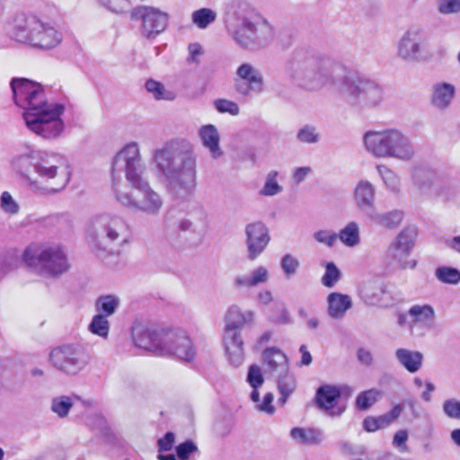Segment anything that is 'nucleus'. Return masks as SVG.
<instances>
[{
    "mask_svg": "<svg viewBox=\"0 0 460 460\" xmlns=\"http://www.w3.org/2000/svg\"><path fill=\"white\" fill-rule=\"evenodd\" d=\"M146 171L138 144L134 141L127 144L113 158V192L124 208L155 217L162 210L164 199L150 187L145 178Z\"/></svg>",
    "mask_w": 460,
    "mask_h": 460,
    "instance_id": "nucleus-1",
    "label": "nucleus"
},
{
    "mask_svg": "<svg viewBox=\"0 0 460 460\" xmlns=\"http://www.w3.org/2000/svg\"><path fill=\"white\" fill-rule=\"evenodd\" d=\"M11 165L30 190L39 194H57L70 181V166L65 156L31 145H22L12 157Z\"/></svg>",
    "mask_w": 460,
    "mask_h": 460,
    "instance_id": "nucleus-2",
    "label": "nucleus"
},
{
    "mask_svg": "<svg viewBox=\"0 0 460 460\" xmlns=\"http://www.w3.org/2000/svg\"><path fill=\"white\" fill-rule=\"evenodd\" d=\"M10 85L14 103L24 110L22 117L27 128L46 140L59 137L65 129L61 119L65 106L49 102L43 86L27 78H13Z\"/></svg>",
    "mask_w": 460,
    "mask_h": 460,
    "instance_id": "nucleus-3",
    "label": "nucleus"
},
{
    "mask_svg": "<svg viewBox=\"0 0 460 460\" xmlns=\"http://www.w3.org/2000/svg\"><path fill=\"white\" fill-rule=\"evenodd\" d=\"M157 171L165 178L169 192L185 199L196 188V155L190 141L172 138L156 148L152 156Z\"/></svg>",
    "mask_w": 460,
    "mask_h": 460,
    "instance_id": "nucleus-4",
    "label": "nucleus"
},
{
    "mask_svg": "<svg viewBox=\"0 0 460 460\" xmlns=\"http://www.w3.org/2000/svg\"><path fill=\"white\" fill-rule=\"evenodd\" d=\"M209 226L208 216L201 207L187 213L167 211L163 217V235L174 249L196 248L203 241Z\"/></svg>",
    "mask_w": 460,
    "mask_h": 460,
    "instance_id": "nucleus-5",
    "label": "nucleus"
},
{
    "mask_svg": "<svg viewBox=\"0 0 460 460\" xmlns=\"http://www.w3.org/2000/svg\"><path fill=\"white\" fill-rule=\"evenodd\" d=\"M87 241L101 259L119 254L131 239L128 222L115 214L102 213L91 218L86 228Z\"/></svg>",
    "mask_w": 460,
    "mask_h": 460,
    "instance_id": "nucleus-6",
    "label": "nucleus"
},
{
    "mask_svg": "<svg viewBox=\"0 0 460 460\" xmlns=\"http://www.w3.org/2000/svg\"><path fill=\"white\" fill-rule=\"evenodd\" d=\"M335 66V63L329 58L297 49L293 54L289 75L298 87L306 91H318L334 82Z\"/></svg>",
    "mask_w": 460,
    "mask_h": 460,
    "instance_id": "nucleus-7",
    "label": "nucleus"
},
{
    "mask_svg": "<svg viewBox=\"0 0 460 460\" xmlns=\"http://www.w3.org/2000/svg\"><path fill=\"white\" fill-rule=\"evenodd\" d=\"M364 144L367 152L376 158L410 162L416 155L411 138L394 128L366 132Z\"/></svg>",
    "mask_w": 460,
    "mask_h": 460,
    "instance_id": "nucleus-8",
    "label": "nucleus"
},
{
    "mask_svg": "<svg viewBox=\"0 0 460 460\" xmlns=\"http://www.w3.org/2000/svg\"><path fill=\"white\" fill-rule=\"evenodd\" d=\"M228 33L242 49L258 50L267 47L274 38L273 27L261 18L243 17L237 22L226 21Z\"/></svg>",
    "mask_w": 460,
    "mask_h": 460,
    "instance_id": "nucleus-9",
    "label": "nucleus"
},
{
    "mask_svg": "<svg viewBox=\"0 0 460 460\" xmlns=\"http://www.w3.org/2000/svg\"><path fill=\"white\" fill-rule=\"evenodd\" d=\"M22 259L30 268L49 276H58L69 269L67 256L58 244L31 243Z\"/></svg>",
    "mask_w": 460,
    "mask_h": 460,
    "instance_id": "nucleus-10",
    "label": "nucleus"
},
{
    "mask_svg": "<svg viewBox=\"0 0 460 460\" xmlns=\"http://www.w3.org/2000/svg\"><path fill=\"white\" fill-rule=\"evenodd\" d=\"M341 94L349 105L362 109L377 107L384 101L383 88L375 81L358 74L344 77Z\"/></svg>",
    "mask_w": 460,
    "mask_h": 460,
    "instance_id": "nucleus-11",
    "label": "nucleus"
},
{
    "mask_svg": "<svg viewBox=\"0 0 460 460\" xmlns=\"http://www.w3.org/2000/svg\"><path fill=\"white\" fill-rule=\"evenodd\" d=\"M49 361L57 370L68 376H75L86 367L89 356L79 346L63 345L51 350Z\"/></svg>",
    "mask_w": 460,
    "mask_h": 460,
    "instance_id": "nucleus-12",
    "label": "nucleus"
},
{
    "mask_svg": "<svg viewBox=\"0 0 460 460\" xmlns=\"http://www.w3.org/2000/svg\"><path fill=\"white\" fill-rule=\"evenodd\" d=\"M130 19L141 21L142 35L147 40H154L167 28L169 14L153 6L139 5L131 10Z\"/></svg>",
    "mask_w": 460,
    "mask_h": 460,
    "instance_id": "nucleus-13",
    "label": "nucleus"
},
{
    "mask_svg": "<svg viewBox=\"0 0 460 460\" xmlns=\"http://www.w3.org/2000/svg\"><path fill=\"white\" fill-rule=\"evenodd\" d=\"M425 31L420 26L412 24L401 36L396 43V56L408 63H418L424 54Z\"/></svg>",
    "mask_w": 460,
    "mask_h": 460,
    "instance_id": "nucleus-14",
    "label": "nucleus"
},
{
    "mask_svg": "<svg viewBox=\"0 0 460 460\" xmlns=\"http://www.w3.org/2000/svg\"><path fill=\"white\" fill-rule=\"evenodd\" d=\"M415 237L414 229L406 227L402 230L386 251L387 260L401 270L414 269L416 261H410L408 258L414 245Z\"/></svg>",
    "mask_w": 460,
    "mask_h": 460,
    "instance_id": "nucleus-15",
    "label": "nucleus"
},
{
    "mask_svg": "<svg viewBox=\"0 0 460 460\" xmlns=\"http://www.w3.org/2000/svg\"><path fill=\"white\" fill-rule=\"evenodd\" d=\"M270 229L262 221L249 223L244 227L245 257L248 261L257 260L270 242Z\"/></svg>",
    "mask_w": 460,
    "mask_h": 460,
    "instance_id": "nucleus-16",
    "label": "nucleus"
},
{
    "mask_svg": "<svg viewBox=\"0 0 460 460\" xmlns=\"http://www.w3.org/2000/svg\"><path fill=\"white\" fill-rule=\"evenodd\" d=\"M168 331L151 325L137 324L132 330L134 342L137 347L161 356L170 351L167 347L164 346V338Z\"/></svg>",
    "mask_w": 460,
    "mask_h": 460,
    "instance_id": "nucleus-17",
    "label": "nucleus"
},
{
    "mask_svg": "<svg viewBox=\"0 0 460 460\" xmlns=\"http://www.w3.org/2000/svg\"><path fill=\"white\" fill-rule=\"evenodd\" d=\"M164 346L170 351L161 356L174 355L183 361H192L196 356V350L190 337L184 331L169 330L164 336Z\"/></svg>",
    "mask_w": 460,
    "mask_h": 460,
    "instance_id": "nucleus-18",
    "label": "nucleus"
},
{
    "mask_svg": "<svg viewBox=\"0 0 460 460\" xmlns=\"http://www.w3.org/2000/svg\"><path fill=\"white\" fill-rule=\"evenodd\" d=\"M39 21L40 19L33 15H16L8 27L10 38L31 46Z\"/></svg>",
    "mask_w": 460,
    "mask_h": 460,
    "instance_id": "nucleus-19",
    "label": "nucleus"
},
{
    "mask_svg": "<svg viewBox=\"0 0 460 460\" xmlns=\"http://www.w3.org/2000/svg\"><path fill=\"white\" fill-rule=\"evenodd\" d=\"M341 396V391L338 386L323 385L316 390L315 402L325 414L332 417L340 416L345 411L344 406L338 405Z\"/></svg>",
    "mask_w": 460,
    "mask_h": 460,
    "instance_id": "nucleus-20",
    "label": "nucleus"
},
{
    "mask_svg": "<svg viewBox=\"0 0 460 460\" xmlns=\"http://www.w3.org/2000/svg\"><path fill=\"white\" fill-rule=\"evenodd\" d=\"M63 40L62 32L50 22L40 19L36 28L31 47L43 50L57 48Z\"/></svg>",
    "mask_w": 460,
    "mask_h": 460,
    "instance_id": "nucleus-21",
    "label": "nucleus"
},
{
    "mask_svg": "<svg viewBox=\"0 0 460 460\" xmlns=\"http://www.w3.org/2000/svg\"><path fill=\"white\" fill-rule=\"evenodd\" d=\"M222 341L231 364L235 367L240 366L243 360V341L241 331L225 327Z\"/></svg>",
    "mask_w": 460,
    "mask_h": 460,
    "instance_id": "nucleus-22",
    "label": "nucleus"
},
{
    "mask_svg": "<svg viewBox=\"0 0 460 460\" xmlns=\"http://www.w3.org/2000/svg\"><path fill=\"white\" fill-rule=\"evenodd\" d=\"M354 199L357 208L367 215L376 208V188L370 181L361 180L355 188Z\"/></svg>",
    "mask_w": 460,
    "mask_h": 460,
    "instance_id": "nucleus-23",
    "label": "nucleus"
},
{
    "mask_svg": "<svg viewBox=\"0 0 460 460\" xmlns=\"http://www.w3.org/2000/svg\"><path fill=\"white\" fill-rule=\"evenodd\" d=\"M367 217L376 226L393 231L401 226L404 213L400 209L377 212L375 208L372 211H368Z\"/></svg>",
    "mask_w": 460,
    "mask_h": 460,
    "instance_id": "nucleus-24",
    "label": "nucleus"
},
{
    "mask_svg": "<svg viewBox=\"0 0 460 460\" xmlns=\"http://www.w3.org/2000/svg\"><path fill=\"white\" fill-rule=\"evenodd\" d=\"M265 372L281 375L288 370V358L285 353L277 347H269L262 352Z\"/></svg>",
    "mask_w": 460,
    "mask_h": 460,
    "instance_id": "nucleus-25",
    "label": "nucleus"
},
{
    "mask_svg": "<svg viewBox=\"0 0 460 460\" xmlns=\"http://www.w3.org/2000/svg\"><path fill=\"white\" fill-rule=\"evenodd\" d=\"M455 96V85L449 83L440 82L433 84L430 102L436 109L444 111L449 107Z\"/></svg>",
    "mask_w": 460,
    "mask_h": 460,
    "instance_id": "nucleus-26",
    "label": "nucleus"
},
{
    "mask_svg": "<svg viewBox=\"0 0 460 460\" xmlns=\"http://www.w3.org/2000/svg\"><path fill=\"white\" fill-rule=\"evenodd\" d=\"M394 357L409 373H416L422 367L424 355L420 351L399 348L395 350Z\"/></svg>",
    "mask_w": 460,
    "mask_h": 460,
    "instance_id": "nucleus-27",
    "label": "nucleus"
},
{
    "mask_svg": "<svg viewBox=\"0 0 460 460\" xmlns=\"http://www.w3.org/2000/svg\"><path fill=\"white\" fill-rule=\"evenodd\" d=\"M270 272L264 266L253 269L249 275H238L234 279V287L236 288H252L269 281Z\"/></svg>",
    "mask_w": 460,
    "mask_h": 460,
    "instance_id": "nucleus-28",
    "label": "nucleus"
},
{
    "mask_svg": "<svg viewBox=\"0 0 460 460\" xmlns=\"http://www.w3.org/2000/svg\"><path fill=\"white\" fill-rule=\"evenodd\" d=\"M403 408L401 404L395 405L390 411L378 417L369 416L363 421V427L366 431H376L387 428L402 412Z\"/></svg>",
    "mask_w": 460,
    "mask_h": 460,
    "instance_id": "nucleus-29",
    "label": "nucleus"
},
{
    "mask_svg": "<svg viewBox=\"0 0 460 460\" xmlns=\"http://www.w3.org/2000/svg\"><path fill=\"white\" fill-rule=\"evenodd\" d=\"M253 317L252 311H242L237 305H232L225 315V327L242 331L246 325L252 324Z\"/></svg>",
    "mask_w": 460,
    "mask_h": 460,
    "instance_id": "nucleus-30",
    "label": "nucleus"
},
{
    "mask_svg": "<svg viewBox=\"0 0 460 460\" xmlns=\"http://www.w3.org/2000/svg\"><path fill=\"white\" fill-rule=\"evenodd\" d=\"M199 135L202 145L208 149L213 158H219L223 155L219 146V133L214 125L202 126L199 130Z\"/></svg>",
    "mask_w": 460,
    "mask_h": 460,
    "instance_id": "nucleus-31",
    "label": "nucleus"
},
{
    "mask_svg": "<svg viewBox=\"0 0 460 460\" xmlns=\"http://www.w3.org/2000/svg\"><path fill=\"white\" fill-rule=\"evenodd\" d=\"M409 327L412 329L415 326L430 327L434 318L435 312L432 306L429 305H416L411 306L408 311Z\"/></svg>",
    "mask_w": 460,
    "mask_h": 460,
    "instance_id": "nucleus-32",
    "label": "nucleus"
},
{
    "mask_svg": "<svg viewBox=\"0 0 460 460\" xmlns=\"http://www.w3.org/2000/svg\"><path fill=\"white\" fill-rule=\"evenodd\" d=\"M327 303L328 314L334 319L342 318L352 306V300L349 296L337 292H332L328 296Z\"/></svg>",
    "mask_w": 460,
    "mask_h": 460,
    "instance_id": "nucleus-33",
    "label": "nucleus"
},
{
    "mask_svg": "<svg viewBox=\"0 0 460 460\" xmlns=\"http://www.w3.org/2000/svg\"><path fill=\"white\" fill-rule=\"evenodd\" d=\"M236 75L250 85L252 92L260 93L263 91V76L252 65L249 63L242 64L237 68Z\"/></svg>",
    "mask_w": 460,
    "mask_h": 460,
    "instance_id": "nucleus-34",
    "label": "nucleus"
},
{
    "mask_svg": "<svg viewBox=\"0 0 460 460\" xmlns=\"http://www.w3.org/2000/svg\"><path fill=\"white\" fill-rule=\"evenodd\" d=\"M387 292L386 285L380 280H369L362 284L360 288L361 297L368 305H378L383 296Z\"/></svg>",
    "mask_w": 460,
    "mask_h": 460,
    "instance_id": "nucleus-35",
    "label": "nucleus"
},
{
    "mask_svg": "<svg viewBox=\"0 0 460 460\" xmlns=\"http://www.w3.org/2000/svg\"><path fill=\"white\" fill-rule=\"evenodd\" d=\"M120 305V299L116 295L100 296L94 304L95 310L99 314L106 317L112 316Z\"/></svg>",
    "mask_w": 460,
    "mask_h": 460,
    "instance_id": "nucleus-36",
    "label": "nucleus"
},
{
    "mask_svg": "<svg viewBox=\"0 0 460 460\" xmlns=\"http://www.w3.org/2000/svg\"><path fill=\"white\" fill-rule=\"evenodd\" d=\"M414 186L424 194L429 193L435 182V173L426 168H417L412 174Z\"/></svg>",
    "mask_w": 460,
    "mask_h": 460,
    "instance_id": "nucleus-37",
    "label": "nucleus"
},
{
    "mask_svg": "<svg viewBox=\"0 0 460 460\" xmlns=\"http://www.w3.org/2000/svg\"><path fill=\"white\" fill-rule=\"evenodd\" d=\"M376 171L389 191L395 194L401 191V180L395 172L385 164L376 165Z\"/></svg>",
    "mask_w": 460,
    "mask_h": 460,
    "instance_id": "nucleus-38",
    "label": "nucleus"
},
{
    "mask_svg": "<svg viewBox=\"0 0 460 460\" xmlns=\"http://www.w3.org/2000/svg\"><path fill=\"white\" fill-rule=\"evenodd\" d=\"M77 396L58 395L51 399L50 410L61 419L68 416Z\"/></svg>",
    "mask_w": 460,
    "mask_h": 460,
    "instance_id": "nucleus-39",
    "label": "nucleus"
},
{
    "mask_svg": "<svg viewBox=\"0 0 460 460\" xmlns=\"http://www.w3.org/2000/svg\"><path fill=\"white\" fill-rule=\"evenodd\" d=\"M337 235L341 243L348 247L358 245L360 242L358 224L357 222L349 223Z\"/></svg>",
    "mask_w": 460,
    "mask_h": 460,
    "instance_id": "nucleus-40",
    "label": "nucleus"
},
{
    "mask_svg": "<svg viewBox=\"0 0 460 460\" xmlns=\"http://www.w3.org/2000/svg\"><path fill=\"white\" fill-rule=\"evenodd\" d=\"M296 388V380L293 376L286 373L279 375L278 377V389L280 393L279 402L285 403L288 397L294 392Z\"/></svg>",
    "mask_w": 460,
    "mask_h": 460,
    "instance_id": "nucleus-41",
    "label": "nucleus"
},
{
    "mask_svg": "<svg viewBox=\"0 0 460 460\" xmlns=\"http://www.w3.org/2000/svg\"><path fill=\"white\" fill-rule=\"evenodd\" d=\"M191 19L199 29H205L216 21L217 13L209 8H201L192 13Z\"/></svg>",
    "mask_w": 460,
    "mask_h": 460,
    "instance_id": "nucleus-42",
    "label": "nucleus"
},
{
    "mask_svg": "<svg viewBox=\"0 0 460 460\" xmlns=\"http://www.w3.org/2000/svg\"><path fill=\"white\" fill-rule=\"evenodd\" d=\"M435 276L442 283L456 285L460 282V270L456 268L438 267L435 271Z\"/></svg>",
    "mask_w": 460,
    "mask_h": 460,
    "instance_id": "nucleus-43",
    "label": "nucleus"
},
{
    "mask_svg": "<svg viewBox=\"0 0 460 460\" xmlns=\"http://www.w3.org/2000/svg\"><path fill=\"white\" fill-rule=\"evenodd\" d=\"M88 329L92 333L95 335H98L102 338H107L110 332V323L108 321V317L99 314H95L93 317Z\"/></svg>",
    "mask_w": 460,
    "mask_h": 460,
    "instance_id": "nucleus-44",
    "label": "nucleus"
},
{
    "mask_svg": "<svg viewBox=\"0 0 460 460\" xmlns=\"http://www.w3.org/2000/svg\"><path fill=\"white\" fill-rule=\"evenodd\" d=\"M381 392L376 388H372L361 392L356 399V405L358 410L364 411L369 409L380 397Z\"/></svg>",
    "mask_w": 460,
    "mask_h": 460,
    "instance_id": "nucleus-45",
    "label": "nucleus"
},
{
    "mask_svg": "<svg viewBox=\"0 0 460 460\" xmlns=\"http://www.w3.org/2000/svg\"><path fill=\"white\" fill-rule=\"evenodd\" d=\"M98 4L116 14H123L131 7L130 0H96Z\"/></svg>",
    "mask_w": 460,
    "mask_h": 460,
    "instance_id": "nucleus-46",
    "label": "nucleus"
},
{
    "mask_svg": "<svg viewBox=\"0 0 460 460\" xmlns=\"http://www.w3.org/2000/svg\"><path fill=\"white\" fill-rule=\"evenodd\" d=\"M296 137L302 143L316 144L319 142L321 135L315 126L306 124L297 131Z\"/></svg>",
    "mask_w": 460,
    "mask_h": 460,
    "instance_id": "nucleus-47",
    "label": "nucleus"
},
{
    "mask_svg": "<svg viewBox=\"0 0 460 460\" xmlns=\"http://www.w3.org/2000/svg\"><path fill=\"white\" fill-rule=\"evenodd\" d=\"M341 272L334 262H327L325 264V272L322 277V284L326 288H333L340 280Z\"/></svg>",
    "mask_w": 460,
    "mask_h": 460,
    "instance_id": "nucleus-48",
    "label": "nucleus"
},
{
    "mask_svg": "<svg viewBox=\"0 0 460 460\" xmlns=\"http://www.w3.org/2000/svg\"><path fill=\"white\" fill-rule=\"evenodd\" d=\"M146 89L148 93H152L155 100H172L173 94L166 92L163 84L154 79H149L146 82Z\"/></svg>",
    "mask_w": 460,
    "mask_h": 460,
    "instance_id": "nucleus-49",
    "label": "nucleus"
},
{
    "mask_svg": "<svg viewBox=\"0 0 460 460\" xmlns=\"http://www.w3.org/2000/svg\"><path fill=\"white\" fill-rule=\"evenodd\" d=\"M278 172L271 171L268 173L266 181L263 188L260 190V194L262 196H274L282 191V187L278 183L277 178Z\"/></svg>",
    "mask_w": 460,
    "mask_h": 460,
    "instance_id": "nucleus-50",
    "label": "nucleus"
},
{
    "mask_svg": "<svg viewBox=\"0 0 460 460\" xmlns=\"http://www.w3.org/2000/svg\"><path fill=\"white\" fill-rule=\"evenodd\" d=\"M293 440L299 446H316L323 440L322 433H290Z\"/></svg>",
    "mask_w": 460,
    "mask_h": 460,
    "instance_id": "nucleus-51",
    "label": "nucleus"
},
{
    "mask_svg": "<svg viewBox=\"0 0 460 460\" xmlns=\"http://www.w3.org/2000/svg\"><path fill=\"white\" fill-rule=\"evenodd\" d=\"M280 266L285 277L289 279L297 272L300 262L298 259L292 254H285L281 259Z\"/></svg>",
    "mask_w": 460,
    "mask_h": 460,
    "instance_id": "nucleus-52",
    "label": "nucleus"
},
{
    "mask_svg": "<svg viewBox=\"0 0 460 460\" xmlns=\"http://www.w3.org/2000/svg\"><path fill=\"white\" fill-rule=\"evenodd\" d=\"M438 12L443 15L460 13V0H437Z\"/></svg>",
    "mask_w": 460,
    "mask_h": 460,
    "instance_id": "nucleus-53",
    "label": "nucleus"
},
{
    "mask_svg": "<svg viewBox=\"0 0 460 460\" xmlns=\"http://www.w3.org/2000/svg\"><path fill=\"white\" fill-rule=\"evenodd\" d=\"M214 106L217 111L220 113H229L233 116H236L240 112L239 106L236 102L226 100L217 99L214 102Z\"/></svg>",
    "mask_w": 460,
    "mask_h": 460,
    "instance_id": "nucleus-54",
    "label": "nucleus"
},
{
    "mask_svg": "<svg viewBox=\"0 0 460 460\" xmlns=\"http://www.w3.org/2000/svg\"><path fill=\"white\" fill-rule=\"evenodd\" d=\"M442 410L447 417L460 420V401L455 398L447 399L443 402Z\"/></svg>",
    "mask_w": 460,
    "mask_h": 460,
    "instance_id": "nucleus-55",
    "label": "nucleus"
},
{
    "mask_svg": "<svg viewBox=\"0 0 460 460\" xmlns=\"http://www.w3.org/2000/svg\"><path fill=\"white\" fill-rule=\"evenodd\" d=\"M0 208L7 214L14 215L19 211V205L8 191H4L0 198Z\"/></svg>",
    "mask_w": 460,
    "mask_h": 460,
    "instance_id": "nucleus-56",
    "label": "nucleus"
},
{
    "mask_svg": "<svg viewBox=\"0 0 460 460\" xmlns=\"http://www.w3.org/2000/svg\"><path fill=\"white\" fill-rule=\"evenodd\" d=\"M263 376L261 367L257 365H252L247 374V382L252 388H259L263 384Z\"/></svg>",
    "mask_w": 460,
    "mask_h": 460,
    "instance_id": "nucleus-57",
    "label": "nucleus"
},
{
    "mask_svg": "<svg viewBox=\"0 0 460 460\" xmlns=\"http://www.w3.org/2000/svg\"><path fill=\"white\" fill-rule=\"evenodd\" d=\"M17 258L13 254L0 255V277L9 273L16 268Z\"/></svg>",
    "mask_w": 460,
    "mask_h": 460,
    "instance_id": "nucleus-58",
    "label": "nucleus"
},
{
    "mask_svg": "<svg viewBox=\"0 0 460 460\" xmlns=\"http://www.w3.org/2000/svg\"><path fill=\"white\" fill-rule=\"evenodd\" d=\"M314 238L320 243L332 247L338 239L336 233L328 230H319L314 234Z\"/></svg>",
    "mask_w": 460,
    "mask_h": 460,
    "instance_id": "nucleus-59",
    "label": "nucleus"
},
{
    "mask_svg": "<svg viewBox=\"0 0 460 460\" xmlns=\"http://www.w3.org/2000/svg\"><path fill=\"white\" fill-rule=\"evenodd\" d=\"M340 446L341 452L349 456L363 455L365 452V447L362 445L354 444L350 441H341Z\"/></svg>",
    "mask_w": 460,
    "mask_h": 460,
    "instance_id": "nucleus-60",
    "label": "nucleus"
},
{
    "mask_svg": "<svg viewBox=\"0 0 460 460\" xmlns=\"http://www.w3.org/2000/svg\"><path fill=\"white\" fill-rule=\"evenodd\" d=\"M197 447L192 441H185L176 447L177 456L181 460L189 458L190 455L197 451Z\"/></svg>",
    "mask_w": 460,
    "mask_h": 460,
    "instance_id": "nucleus-61",
    "label": "nucleus"
},
{
    "mask_svg": "<svg viewBox=\"0 0 460 460\" xmlns=\"http://www.w3.org/2000/svg\"><path fill=\"white\" fill-rule=\"evenodd\" d=\"M174 443V433H165V435L163 438H159L157 441L159 451L163 452L171 450Z\"/></svg>",
    "mask_w": 460,
    "mask_h": 460,
    "instance_id": "nucleus-62",
    "label": "nucleus"
},
{
    "mask_svg": "<svg viewBox=\"0 0 460 460\" xmlns=\"http://www.w3.org/2000/svg\"><path fill=\"white\" fill-rule=\"evenodd\" d=\"M188 51L189 57L187 58V61L189 63L199 64V60L197 58L198 56H200L203 53L201 45L198 42L190 43L188 46Z\"/></svg>",
    "mask_w": 460,
    "mask_h": 460,
    "instance_id": "nucleus-63",
    "label": "nucleus"
},
{
    "mask_svg": "<svg viewBox=\"0 0 460 460\" xmlns=\"http://www.w3.org/2000/svg\"><path fill=\"white\" fill-rule=\"evenodd\" d=\"M91 421L93 429H99L100 431H108L110 429L108 420L102 414L93 415Z\"/></svg>",
    "mask_w": 460,
    "mask_h": 460,
    "instance_id": "nucleus-64",
    "label": "nucleus"
}]
</instances>
